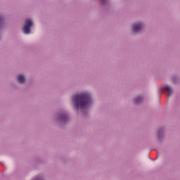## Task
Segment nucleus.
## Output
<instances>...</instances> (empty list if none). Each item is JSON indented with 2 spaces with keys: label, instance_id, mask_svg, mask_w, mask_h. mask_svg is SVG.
Masks as SVG:
<instances>
[{
  "label": "nucleus",
  "instance_id": "4",
  "mask_svg": "<svg viewBox=\"0 0 180 180\" xmlns=\"http://www.w3.org/2000/svg\"><path fill=\"white\" fill-rule=\"evenodd\" d=\"M165 92L167 94L168 96H171L172 95V89L169 86H166L165 88Z\"/></svg>",
  "mask_w": 180,
  "mask_h": 180
},
{
  "label": "nucleus",
  "instance_id": "7",
  "mask_svg": "<svg viewBox=\"0 0 180 180\" xmlns=\"http://www.w3.org/2000/svg\"><path fill=\"white\" fill-rule=\"evenodd\" d=\"M142 101H143V98L141 97H136L135 98L136 103H140V102H141Z\"/></svg>",
  "mask_w": 180,
  "mask_h": 180
},
{
  "label": "nucleus",
  "instance_id": "9",
  "mask_svg": "<svg viewBox=\"0 0 180 180\" xmlns=\"http://www.w3.org/2000/svg\"><path fill=\"white\" fill-rule=\"evenodd\" d=\"M2 23V17H0V25Z\"/></svg>",
  "mask_w": 180,
  "mask_h": 180
},
{
  "label": "nucleus",
  "instance_id": "6",
  "mask_svg": "<svg viewBox=\"0 0 180 180\" xmlns=\"http://www.w3.org/2000/svg\"><path fill=\"white\" fill-rule=\"evenodd\" d=\"M67 119H68V115H63L60 117V120L62 122H65V120H67Z\"/></svg>",
  "mask_w": 180,
  "mask_h": 180
},
{
  "label": "nucleus",
  "instance_id": "1",
  "mask_svg": "<svg viewBox=\"0 0 180 180\" xmlns=\"http://www.w3.org/2000/svg\"><path fill=\"white\" fill-rule=\"evenodd\" d=\"M73 103L76 109H85L91 105V96L86 93L75 96Z\"/></svg>",
  "mask_w": 180,
  "mask_h": 180
},
{
  "label": "nucleus",
  "instance_id": "5",
  "mask_svg": "<svg viewBox=\"0 0 180 180\" xmlns=\"http://www.w3.org/2000/svg\"><path fill=\"white\" fill-rule=\"evenodd\" d=\"M17 79L19 84H25V76L20 75L17 77Z\"/></svg>",
  "mask_w": 180,
  "mask_h": 180
},
{
  "label": "nucleus",
  "instance_id": "2",
  "mask_svg": "<svg viewBox=\"0 0 180 180\" xmlns=\"http://www.w3.org/2000/svg\"><path fill=\"white\" fill-rule=\"evenodd\" d=\"M33 26V22L31 20H25V25L22 27V32L25 34L30 33V27Z\"/></svg>",
  "mask_w": 180,
  "mask_h": 180
},
{
  "label": "nucleus",
  "instance_id": "10",
  "mask_svg": "<svg viewBox=\"0 0 180 180\" xmlns=\"http://www.w3.org/2000/svg\"><path fill=\"white\" fill-rule=\"evenodd\" d=\"M161 134V131H158V134L160 135Z\"/></svg>",
  "mask_w": 180,
  "mask_h": 180
},
{
  "label": "nucleus",
  "instance_id": "3",
  "mask_svg": "<svg viewBox=\"0 0 180 180\" xmlns=\"http://www.w3.org/2000/svg\"><path fill=\"white\" fill-rule=\"evenodd\" d=\"M143 29V25L141 24H134L133 27V32H140Z\"/></svg>",
  "mask_w": 180,
  "mask_h": 180
},
{
  "label": "nucleus",
  "instance_id": "8",
  "mask_svg": "<svg viewBox=\"0 0 180 180\" xmlns=\"http://www.w3.org/2000/svg\"><path fill=\"white\" fill-rule=\"evenodd\" d=\"M108 2V0H101L102 4H106Z\"/></svg>",
  "mask_w": 180,
  "mask_h": 180
}]
</instances>
